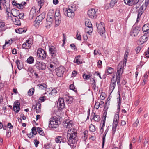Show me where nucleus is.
<instances>
[{
	"label": "nucleus",
	"instance_id": "864d4df0",
	"mask_svg": "<svg viewBox=\"0 0 149 149\" xmlns=\"http://www.w3.org/2000/svg\"><path fill=\"white\" fill-rule=\"evenodd\" d=\"M89 129L90 131L92 132L95 131V128L94 125L92 124L90 125L89 127Z\"/></svg>",
	"mask_w": 149,
	"mask_h": 149
},
{
	"label": "nucleus",
	"instance_id": "bb28decb",
	"mask_svg": "<svg viewBox=\"0 0 149 149\" xmlns=\"http://www.w3.org/2000/svg\"><path fill=\"white\" fill-rule=\"evenodd\" d=\"M19 13V11L18 10L14 8L11 10L10 14L15 17H17Z\"/></svg>",
	"mask_w": 149,
	"mask_h": 149
},
{
	"label": "nucleus",
	"instance_id": "69168bd1",
	"mask_svg": "<svg viewBox=\"0 0 149 149\" xmlns=\"http://www.w3.org/2000/svg\"><path fill=\"white\" fill-rule=\"evenodd\" d=\"M102 61L101 60H99L97 62V66L99 68H101L102 67Z\"/></svg>",
	"mask_w": 149,
	"mask_h": 149
},
{
	"label": "nucleus",
	"instance_id": "20e7f679",
	"mask_svg": "<svg viewBox=\"0 0 149 149\" xmlns=\"http://www.w3.org/2000/svg\"><path fill=\"white\" fill-rule=\"evenodd\" d=\"M72 132L68 133L67 134V139L68 141L67 142L68 145L73 144L75 143V138L76 137L77 133L72 131Z\"/></svg>",
	"mask_w": 149,
	"mask_h": 149
},
{
	"label": "nucleus",
	"instance_id": "ea45409f",
	"mask_svg": "<svg viewBox=\"0 0 149 149\" xmlns=\"http://www.w3.org/2000/svg\"><path fill=\"white\" fill-rule=\"evenodd\" d=\"M143 8L142 7H141L139 10L138 14L137 17V21H138L139 18L140 17L143 13Z\"/></svg>",
	"mask_w": 149,
	"mask_h": 149
},
{
	"label": "nucleus",
	"instance_id": "0e129e2a",
	"mask_svg": "<svg viewBox=\"0 0 149 149\" xmlns=\"http://www.w3.org/2000/svg\"><path fill=\"white\" fill-rule=\"evenodd\" d=\"M18 16H19V18L22 19H23L24 17V14L22 13H19Z\"/></svg>",
	"mask_w": 149,
	"mask_h": 149
},
{
	"label": "nucleus",
	"instance_id": "c03bdc74",
	"mask_svg": "<svg viewBox=\"0 0 149 149\" xmlns=\"http://www.w3.org/2000/svg\"><path fill=\"white\" fill-rule=\"evenodd\" d=\"M27 62L29 64H32L34 63V59L33 57L30 56L27 60Z\"/></svg>",
	"mask_w": 149,
	"mask_h": 149
},
{
	"label": "nucleus",
	"instance_id": "6e6552de",
	"mask_svg": "<svg viewBox=\"0 0 149 149\" xmlns=\"http://www.w3.org/2000/svg\"><path fill=\"white\" fill-rule=\"evenodd\" d=\"M54 12L52 10H50L48 12L46 19L47 22L52 23L54 19Z\"/></svg>",
	"mask_w": 149,
	"mask_h": 149
},
{
	"label": "nucleus",
	"instance_id": "37998d69",
	"mask_svg": "<svg viewBox=\"0 0 149 149\" xmlns=\"http://www.w3.org/2000/svg\"><path fill=\"white\" fill-rule=\"evenodd\" d=\"M133 0H124V3L126 5L130 6H132Z\"/></svg>",
	"mask_w": 149,
	"mask_h": 149
},
{
	"label": "nucleus",
	"instance_id": "9d476101",
	"mask_svg": "<svg viewBox=\"0 0 149 149\" xmlns=\"http://www.w3.org/2000/svg\"><path fill=\"white\" fill-rule=\"evenodd\" d=\"M36 67L39 70H44L46 68V64L42 61H37L35 65Z\"/></svg>",
	"mask_w": 149,
	"mask_h": 149
},
{
	"label": "nucleus",
	"instance_id": "f257e3e1",
	"mask_svg": "<svg viewBox=\"0 0 149 149\" xmlns=\"http://www.w3.org/2000/svg\"><path fill=\"white\" fill-rule=\"evenodd\" d=\"M61 123L60 121L58 120L55 116H54L50 119L49 122L48 127L50 129H56L58 127Z\"/></svg>",
	"mask_w": 149,
	"mask_h": 149
},
{
	"label": "nucleus",
	"instance_id": "b1692460",
	"mask_svg": "<svg viewBox=\"0 0 149 149\" xmlns=\"http://www.w3.org/2000/svg\"><path fill=\"white\" fill-rule=\"evenodd\" d=\"M85 25L86 27H88V28H90V30L89 31V32H92L93 30L92 27V25L91 22L88 19L85 21Z\"/></svg>",
	"mask_w": 149,
	"mask_h": 149
},
{
	"label": "nucleus",
	"instance_id": "5701e85b",
	"mask_svg": "<svg viewBox=\"0 0 149 149\" xmlns=\"http://www.w3.org/2000/svg\"><path fill=\"white\" fill-rule=\"evenodd\" d=\"M7 28L5 23L2 20H0V31H5Z\"/></svg>",
	"mask_w": 149,
	"mask_h": 149
},
{
	"label": "nucleus",
	"instance_id": "a19ab883",
	"mask_svg": "<svg viewBox=\"0 0 149 149\" xmlns=\"http://www.w3.org/2000/svg\"><path fill=\"white\" fill-rule=\"evenodd\" d=\"M39 6H40L39 9H40L43 5L45 1L44 0H36Z\"/></svg>",
	"mask_w": 149,
	"mask_h": 149
},
{
	"label": "nucleus",
	"instance_id": "6ab92c4d",
	"mask_svg": "<svg viewBox=\"0 0 149 149\" xmlns=\"http://www.w3.org/2000/svg\"><path fill=\"white\" fill-rule=\"evenodd\" d=\"M13 110L15 112H19L20 110V103L18 102H15L13 104Z\"/></svg>",
	"mask_w": 149,
	"mask_h": 149
},
{
	"label": "nucleus",
	"instance_id": "680f3d73",
	"mask_svg": "<svg viewBox=\"0 0 149 149\" xmlns=\"http://www.w3.org/2000/svg\"><path fill=\"white\" fill-rule=\"evenodd\" d=\"M70 47H71V48L74 50H77V49L76 47L74 44H71L70 45Z\"/></svg>",
	"mask_w": 149,
	"mask_h": 149
},
{
	"label": "nucleus",
	"instance_id": "09e8293b",
	"mask_svg": "<svg viewBox=\"0 0 149 149\" xmlns=\"http://www.w3.org/2000/svg\"><path fill=\"white\" fill-rule=\"evenodd\" d=\"M34 88H33L30 89L28 92V95L30 96L33 95L34 93Z\"/></svg>",
	"mask_w": 149,
	"mask_h": 149
},
{
	"label": "nucleus",
	"instance_id": "2f4dec72",
	"mask_svg": "<svg viewBox=\"0 0 149 149\" xmlns=\"http://www.w3.org/2000/svg\"><path fill=\"white\" fill-rule=\"evenodd\" d=\"M114 69L113 68L109 67H107L105 70V73L109 75L111 74L113 71Z\"/></svg>",
	"mask_w": 149,
	"mask_h": 149
},
{
	"label": "nucleus",
	"instance_id": "4c0bfd02",
	"mask_svg": "<svg viewBox=\"0 0 149 149\" xmlns=\"http://www.w3.org/2000/svg\"><path fill=\"white\" fill-rule=\"evenodd\" d=\"M128 56V53L127 52V50H126L124 54V57L123 61V63H124V65H126V64L127 59ZM121 62H122V61H121Z\"/></svg>",
	"mask_w": 149,
	"mask_h": 149
},
{
	"label": "nucleus",
	"instance_id": "6e6d98bb",
	"mask_svg": "<svg viewBox=\"0 0 149 149\" xmlns=\"http://www.w3.org/2000/svg\"><path fill=\"white\" fill-rule=\"evenodd\" d=\"M57 92V91L55 89L53 88V89L51 91L50 93L49 94L51 95L54 96L55 95Z\"/></svg>",
	"mask_w": 149,
	"mask_h": 149
},
{
	"label": "nucleus",
	"instance_id": "9b49d317",
	"mask_svg": "<svg viewBox=\"0 0 149 149\" xmlns=\"http://www.w3.org/2000/svg\"><path fill=\"white\" fill-rule=\"evenodd\" d=\"M73 125V122L68 119L64 120L63 122V125L66 128H69L72 127Z\"/></svg>",
	"mask_w": 149,
	"mask_h": 149
},
{
	"label": "nucleus",
	"instance_id": "39448f33",
	"mask_svg": "<svg viewBox=\"0 0 149 149\" xmlns=\"http://www.w3.org/2000/svg\"><path fill=\"white\" fill-rule=\"evenodd\" d=\"M37 55L38 57L42 60L45 59L47 56L46 52L41 48H39L37 52Z\"/></svg>",
	"mask_w": 149,
	"mask_h": 149
},
{
	"label": "nucleus",
	"instance_id": "4468645a",
	"mask_svg": "<svg viewBox=\"0 0 149 149\" xmlns=\"http://www.w3.org/2000/svg\"><path fill=\"white\" fill-rule=\"evenodd\" d=\"M67 104H70L73 102V98L72 97L69 96L67 95H64L62 98Z\"/></svg>",
	"mask_w": 149,
	"mask_h": 149
},
{
	"label": "nucleus",
	"instance_id": "412c9836",
	"mask_svg": "<svg viewBox=\"0 0 149 149\" xmlns=\"http://www.w3.org/2000/svg\"><path fill=\"white\" fill-rule=\"evenodd\" d=\"M55 141L56 143H60L61 142H65L66 140L61 136H57L55 138Z\"/></svg>",
	"mask_w": 149,
	"mask_h": 149
},
{
	"label": "nucleus",
	"instance_id": "4d7b16f0",
	"mask_svg": "<svg viewBox=\"0 0 149 149\" xmlns=\"http://www.w3.org/2000/svg\"><path fill=\"white\" fill-rule=\"evenodd\" d=\"M69 88L70 89L74 91V92H77V89L75 88L74 84H71L69 86Z\"/></svg>",
	"mask_w": 149,
	"mask_h": 149
},
{
	"label": "nucleus",
	"instance_id": "0eeeda50",
	"mask_svg": "<svg viewBox=\"0 0 149 149\" xmlns=\"http://www.w3.org/2000/svg\"><path fill=\"white\" fill-rule=\"evenodd\" d=\"M149 36V33H145L143 36H141L140 38L137 41L139 45L143 44L147 41Z\"/></svg>",
	"mask_w": 149,
	"mask_h": 149
},
{
	"label": "nucleus",
	"instance_id": "2eb2a0df",
	"mask_svg": "<svg viewBox=\"0 0 149 149\" xmlns=\"http://www.w3.org/2000/svg\"><path fill=\"white\" fill-rule=\"evenodd\" d=\"M96 12L95 10L93 8L88 10V15L90 18H96L97 15L96 14Z\"/></svg>",
	"mask_w": 149,
	"mask_h": 149
},
{
	"label": "nucleus",
	"instance_id": "7c9ffc66",
	"mask_svg": "<svg viewBox=\"0 0 149 149\" xmlns=\"http://www.w3.org/2000/svg\"><path fill=\"white\" fill-rule=\"evenodd\" d=\"M143 31L146 33H149V24H144L143 26L142 29Z\"/></svg>",
	"mask_w": 149,
	"mask_h": 149
},
{
	"label": "nucleus",
	"instance_id": "052dcab7",
	"mask_svg": "<svg viewBox=\"0 0 149 149\" xmlns=\"http://www.w3.org/2000/svg\"><path fill=\"white\" fill-rule=\"evenodd\" d=\"M46 99V97L44 96L42 97H41L39 98V100L41 102H44Z\"/></svg>",
	"mask_w": 149,
	"mask_h": 149
},
{
	"label": "nucleus",
	"instance_id": "c9c22d12",
	"mask_svg": "<svg viewBox=\"0 0 149 149\" xmlns=\"http://www.w3.org/2000/svg\"><path fill=\"white\" fill-rule=\"evenodd\" d=\"M15 63L18 69L20 70L22 69L23 67V65L20 63L19 60H16L15 61Z\"/></svg>",
	"mask_w": 149,
	"mask_h": 149
},
{
	"label": "nucleus",
	"instance_id": "1a4fd4ad",
	"mask_svg": "<svg viewBox=\"0 0 149 149\" xmlns=\"http://www.w3.org/2000/svg\"><path fill=\"white\" fill-rule=\"evenodd\" d=\"M33 40L31 38H29L26 40V42H25L22 45V47L23 49H30L33 43Z\"/></svg>",
	"mask_w": 149,
	"mask_h": 149
},
{
	"label": "nucleus",
	"instance_id": "603ef678",
	"mask_svg": "<svg viewBox=\"0 0 149 149\" xmlns=\"http://www.w3.org/2000/svg\"><path fill=\"white\" fill-rule=\"evenodd\" d=\"M54 17H61L60 12L59 10H56L54 13Z\"/></svg>",
	"mask_w": 149,
	"mask_h": 149
},
{
	"label": "nucleus",
	"instance_id": "f03ea898",
	"mask_svg": "<svg viewBox=\"0 0 149 149\" xmlns=\"http://www.w3.org/2000/svg\"><path fill=\"white\" fill-rule=\"evenodd\" d=\"M76 6L75 4H72L68 6L64 12L65 14L69 17L73 18L75 16L74 12L76 10Z\"/></svg>",
	"mask_w": 149,
	"mask_h": 149
},
{
	"label": "nucleus",
	"instance_id": "a18cd8bd",
	"mask_svg": "<svg viewBox=\"0 0 149 149\" xmlns=\"http://www.w3.org/2000/svg\"><path fill=\"white\" fill-rule=\"evenodd\" d=\"M37 132L39 133V134L42 136H45V134L44 133L43 131L41 128L37 127Z\"/></svg>",
	"mask_w": 149,
	"mask_h": 149
},
{
	"label": "nucleus",
	"instance_id": "e2e57ef3",
	"mask_svg": "<svg viewBox=\"0 0 149 149\" xmlns=\"http://www.w3.org/2000/svg\"><path fill=\"white\" fill-rule=\"evenodd\" d=\"M79 32L78 31H77V34H76V38L77 39L79 40H81V36L79 34H78V33Z\"/></svg>",
	"mask_w": 149,
	"mask_h": 149
},
{
	"label": "nucleus",
	"instance_id": "338daca9",
	"mask_svg": "<svg viewBox=\"0 0 149 149\" xmlns=\"http://www.w3.org/2000/svg\"><path fill=\"white\" fill-rule=\"evenodd\" d=\"M87 132V131H84V136L83 137V139H84V140L85 141L86 139L87 138V136L86 135V134Z\"/></svg>",
	"mask_w": 149,
	"mask_h": 149
},
{
	"label": "nucleus",
	"instance_id": "4be33fe9",
	"mask_svg": "<svg viewBox=\"0 0 149 149\" xmlns=\"http://www.w3.org/2000/svg\"><path fill=\"white\" fill-rule=\"evenodd\" d=\"M53 64L57 65L58 64V61H56V62L54 61L53 63H50V64H48L47 66L48 68L50 71H52V70H54L56 67L55 65H53Z\"/></svg>",
	"mask_w": 149,
	"mask_h": 149
},
{
	"label": "nucleus",
	"instance_id": "f8f14e48",
	"mask_svg": "<svg viewBox=\"0 0 149 149\" xmlns=\"http://www.w3.org/2000/svg\"><path fill=\"white\" fill-rule=\"evenodd\" d=\"M57 104L58 108L59 111H61L65 108V105L64 101L62 98H60L59 99Z\"/></svg>",
	"mask_w": 149,
	"mask_h": 149
},
{
	"label": "nucleus",
	"instance_id": "aec40b11",
	"mask_svg": "<svg viewBox=\"0 0 149 149\" xmlns=\"http://www.w3.org/2000/svg\"><path fill=\"white\" fill-rule=\"evenodd\" d=\"M116 80L113 79H111L109 88V91L111 92H112L114 89L116 85Z\"/></svg>",
	"mask_w": 149,
	"mask_h": 149
},
{
	"label": "nucleus",
	"instance_id": "bf43d9fd",
	"mask_svg": "<svg viewBox=\"0 0 149 149\" xmlns=\"http://www.w3.org/2000/svg\"><path fill=\"white\" fill-rule=\"evenodd\" d=\"M31 131V132L33 134L36 135L37 134V131L36 127H33L32 128Z\"/></svg>",
	"mask_w": 149,
	"mask_h": 149
},
{
	"label": "nucleus",
	"instance_id": "cd10ccee",
	"mask_svg": "<svg viewBox=\"0 0 149 149\" xmlns=\"http://www.w3.org/2000/svg\"><path fill=\"white\" fill-rule=\"evenodd\" d=\"M63 112H56L55 114L56 116V118H57L58 120H59L61 121L64 118V116H63Z\"/></svg>",
	"mask_w": 149,
	"mask_h": 149
},
{
	"label": "nucleus",
	"instance_id": "dca6fc26",
	"mask_svg": "<svg viewBox=\"0 0 149 149\" xmlns=\"http://www.w3.org/2000/svg\"><path fill=\"white\" fill-rule=\"evenodd\" d=\"M36 9L35 8L33 7L31 9L29 15V18L32 19L36 16Z\"/></svg>",
	"mask_w": 149,
	"mask_h": 149
},
{
	"label": "nucleus",
	"instance_id": "a878e982",
	"mask_svg": "<svg viewBox=\"0 0 149 149\" xmlns=\"http://www.w3.org/2000/svg\"><path fill=\"white\" fill-rule=\"evenodd\" d=\"M107 112H104L103 113V115H102V125L101 128L102 129H104V128L105 126V120H106V117L107 115Z\"/></svg>",
	"mask_w": 149,
	"mask_h": 149
},
{
	"label": "nucleus",
	"instance_id": "13d9d810",
	"mask_svg": "<svg viewBox=\"0 0 149 149\" xmlns=\"http://www.w3.org/2000/svg\"><path fill=\"white\" fill-rule=\"evenodd\" d=\"M105 97V93H102L100 96V100H103L104 99Z\"/></svg>",
	"mask_w": 149,
	"mask_h": 149
},
{
	"label": "nucleus",
	"instance_id": "c85d7f7f",
	"mask_svg": "<svg viewBox=\"0 0 149 149\" xmlns=\"http://www.w3.org/2000/svg\"><path fill=\"white\" fill-rule=\"evenodd\" d=\"M119 97L117 98V112H119L120 110V106L121 105V98L120 94H119Z\"/></svg>",
	"mask_w": 149,
	"mask_h": 149
},
{
	"label": "nucleus",
	"instance_id": "f704fd0d",
	"mask_svg": "<svg viewBox=\"0 0 149 149\" xmlns=\"http://www.w3.org/2000/svg\"><path fill=\"white\" fill-rule=\"evenodd\" d=\"M93 118L96 122H98L100 120V117L99 115L95 114V112H93Z\"/></svg>",
	"mask_w": 149,
	"mask_h": 149
},
{
	"label": "nucleus",
	"instance_id": "774afa93",
	"mask_svg": "<svg viewBox=\"0 0 149 149\" xmlns=\"http://www.w3.org/2000/svg\"><path fill=\"white\" fill-rule=\"evenodd\" d=\"M34 143L36 147L38 146V144L39 143V142L36 139L34 140Z\"/></svg>",
	"mask_w": 149,
	"mask_h": 149
},
{
	"label": "nucleus",
	"instance_id": "a211bd4d",
	"mask_svg": "<svg viewBox=\"0 0 149 149\" xmlns=\"http://www.w3.org/2000/svg\"><path fill=\"white\" fill-rule=\"evenodd\" d=\"M50 53L52 57H54L56 55V48L54 46L49 47Z\"/></svg>",
	"mask_w": 149,
	"mask_h": 149
},
{
	"label": "nucleus",
	"instance_id": "58836bf2",
	"mask_svg": "<svg viewBox=\"0 0 149 149\" xmlns=\"http://www.w3.org/2000/svg\"><path fill=\"white\" fill-rule=\"evenodd\" d=\"M80 57L81 56L80 55H78L76 57L74 61V63L78 64H81L82 63V62H81L79 60V59L80 58Z\"/></svg>",
	"mask_w": 149,
	"mask_h": 149
},
{
	"label": "nucleus",
	"instance_id": "423d86ee",
	"mask_svg": "<svg viewBox=\"0 0 149 149\" xmlns=\"http://www.w3.org/2000/svg\"><path fill=\"white\" fill-rule=\"evenodd\" d=\"M96 26L97 29V31L101 35H102L105 33V30L104 24L102 22H100V23H97Z\"/></svg>",
	"mask_w": 149,
	"mask_h": 149
},
{
	"label": "nucleus",
	"instance_id": "8fccbe9b",
	"mask_svg": "<svg viewBox=\"0 0 149 149\" xmlns=\"http://www.w3.org/2000/svg\"><path fill=\"white\" fill-rule=\"evenodd\" d=\"M118 0H111L109 3L110 7L112 8L117 2Z\"/></svg>",
	"mask_w": 149,
	"mask_h": 149
},
{
	"label": "nucleus",
	"instance_id": "79ce46f5",
	"mask_svg": "<svg viewBox=\"0 0 149 149\" xmlns=\"http://www.w3.org/2000/svg\"><path fill=\"white\" fill-rule=\"evenodd\" d=\"M56 25L58 26L61 22V17H54Z\"/></svg>",
	"mask_w": 149,
	"mask_h": 149
},
{
	"label": "nucleus",
	"instance_id": "3c124183",
	"mask_svg": "<svg viewBox=\"0 0 149 149\" xmlns=\"http://www.w3.org/2000/svg\"><path fill=\"white\" fill-rule=\"evenodd\" d=\"M34 109L36 108V112L41 111V105L40 104L37 105L36 107L34 106Z\"/></svg>",
	"mask_w": 149,
	"mask_h": 149
},
{
	"label": "nucleus",
	"instance_id": "5fc2aeb1",
	"mask_svg": "<svg viewBox=\"0 0 149 149\" xmlns=\"http://www.w3.org/2000/svg\"><path fill=\"white\" fill-rule=\"evenodd\" d=\"M118 125H113V127L112 129V134L113 136H114L116 132V127H117Z\"/></svg>",
	"mask_w": 149,
	"mask_h": 149
},
{
	"label": "nucleus",
	"instance_id": "393cba45",
	"mask_svg": "<svg viewBox=\"0 0 149 149\" xmlns=\"http://www.w3.org/2000/svg\"><path fill=\"white\" fill-rule=\"evenodd\" d=\"M119 112H116L114 116L113 125H118L119 119Z\"/></svg>",
	"mask_w": 149,
	"mask_h": 149
},
{
	"label": "nucleus",
	"instance_id": "f3484780",
	"mask_svg": "<svg viewBox=\"0 0 149 149\" xmlns=\"http://www.w3.org/2000/svg\"><path fill=\"white\" fill-rule=\"evenodd\" d=\"M139 32V30L137 28L133 27L130 32L131 36H136Z\"/></svg>",
	"mask_w": 149,
	"mask_h": 149
},
{
	"label": "nucleus",
	"instance_id": "473e14b6",
	"mask_svg": "<svg viewBox=\"0 0 149 149\" xmlns=\"http://www.w3.org/2000/svg\"><path fill=\"white\" fill-rule=\"evenodd\" d=\"M44 16L42 15H40L37 17L36 18L37 19L36 23L39 24L44 19Z\"/></svg>",
	"mask_w": 149,
	"mask_h": 149
},
{
	"label": "nucleus",
	"instance_id": "ddd939ff",
	"mask_svg": "<svg viewBox=\"0 0 149 149\" xmlns=\"http://www.w3.org/2000/svg\"><path fill=\"white\" fill-rule=\"evenodd\" d=\"M65 71V68L62 66H60L56 69L57 75L58 77H61Z\"/></svg>",
	"mask_w": 149,
	"mask_h": 149
},
{
	"label": "nucleus",
	"instance_id": "de8ad7c7",
	"mask_svg": "<svg viewBox=\"0 0 149 149\" xmlns=\"http://www.w3.org/2000/svg\"><path fill=\"white\" fill-rule=\"evenodd\" d=\"M92 75L91 74H89L88 75L84 73L83 74V78L85 79L88 80L90 79Z\"/></svg>",
	"mask_w": 149,
	"mask_h": 149
},
{
	"label": "nucleus",
	"instance_id": "7ed1b4c3",
	"mask_svg": "<svg viewBox=\"0 0 149 149\" xmlns=\"http://www.w3.org/2000/svg\"><path fill=\"white\" fill-rule=\"evenodd\" d=\"M124 65L123 62H120L118 66V70L116 79L117 84L119 85H120V78L123 73Z\"/></svg>",
	"mask_w": 149,
	"mask_h": 149
},
{
	"label": "nucleus",
	"instance_id": "72a5a7b5",
	"mask_svg": "<svg viewBox=\"0 0 149 149\" xmlns=\"http://www.w3.org/2000/svg\"><path fill=\"white\" fill-rule=\"evenodd\" d=\"M109 129L108 127H107L106 129L105 130L104 133L103 134V136L102 138V148H103L104 145V143L105 142V136L106 135V134L108 132V131H109Z\"/></svg>",
	"mask_w": 149,
	"mask_h": 149
},
{
	"label": "nucleus",
	"instance_id": "e433bc0d",
	"mask_svg": "<svg viewBox=\"0 0 149 149\" xmlns=\"http://www.w3.org/2000/svg\"><path fill=\"white\" fill-rule=\"evenodd\" d=\"M37 86L40 89L45 90L47 87V85L45 83L39 84L37 85Z\"/></svg>",
	"mask_w": 149,
	"mask_h": 149
},
{
	"label": "nucleus",
	"instance_id": "49530a36",
	"mask_svg": "<svg viewBox=\"0 0 149 149\" xmlns=\"http://www.w3.org/2000/svg\"><path fill=\"white\" fill-rule=\"evenodd\" d=\"M16 32L17 33H21L23 32H26V31H25L24 29L23 28H19L15 30Z\"/></svg>",
	"mask_w": 149,
	"mask_h": 149
},
{
	"label": "nucleus",
	"instance_id": "c756f323",
	"mask_svg": "<svg viewBox=\"0 0 149 149\" xmlns=\"http://www.w3.org/2000/svg\"><path fill=\"white\" fill-rule=\"evenodd\" d=\"M12 20L14 24L15 25L19 26L21 24L20 21L18 17H15L12 18Z\"/></svg>",
	"mask_w": 149,
	"mask_h": 149
}]
</instances>
